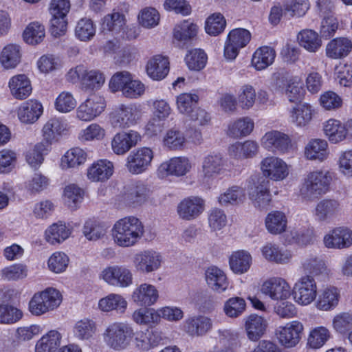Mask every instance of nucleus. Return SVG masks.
<instances>
[{
  "label": "nucleus",
  "mask_w": 352,
  "mask_h": 352,
  "mask_svg": "<svg viewBox=\"0 0 352 352\" xmlns=\"http://www.w3.org/2000/svg\"><path fill=\"white\" fill-rule=\"evenodd\" d=\"M198 27L189 21L177 24L174 28L173 36L177 41L186 43L197 36Z\"/></svg>",
  "instance_id": "nucleus-56"
},
{
  "label": "nucleus",
  "mask_w": 352,
  "mask_h": 352,
  "mask_svg": "<svg viewBox=\"0 0 352 352\" xmlns=\"http://www.w3.org/2000/svg\"><path fill=\"white\" fill-rule=\"evenodd\" d=\"M316 114L314 107L307 102L296 104L289 111V119L296 127H305L312 120Z\"/></svg>",
  "instance_id": "nucleus-30"
},
{
  "label": "nucleus",
  "mask_w": 352,
  "mask_h": 352,
  "mask_svg": "<svg viewBox=\"0 0 352 352\" xmlns=\"http://www.w3.org/2000/svg\"><path fill=\"white\" fill-rule=\"evenodd\" d=\"M154 157L153 150L147 146L134 149L125 160V168L132 175H140L147 171Z\"/></svg>",
  "instance_id": "nucleus-10"
},
{
  "label": "nucleus",
  "mask_w": 352,
  "mask_h": 352,
  "mask_svg": "<svg viewBox=\"0 0 352 352\" xmlns=\"http://www.w3.org/2000/svg\"><path fill=\"white\" fill-rule=\"evenodd\" d=\"M260 291L272 300H285L290 297L291 286L284 278L272 276L262 283Z\"/></svg>",
  "instance_id": "nucleus-14"
},
{
  "label": "nucleus",
  "mask_w": 352,
  "mask_h": 352,
  "mask_svg": "<svg viewBox=\"0 0 352 352\" xmlns=\"http://www.w3.org/2000/svg\"><path fill=\"white\" fill-rule=\"evenodd\" d=\"M142 106L137 103L120 104L109 114V122L115 129L136 125L142 119Z\"/></svg>",
  "instance_id": "nucleus-6"
},
{
  "label": "nucleus",
  "mask_w": 352,
  "mask_h": 352,
  "mask_svg": "<svg viewBox=\"0 0 352 352\" xmlns=\"http://www.w3.org/2000/svg\"><path fill=\"white\" fill-rule=\"evenodd\" d=\"M352 49L351 41L343 37L330 41L326 45V56L331 59H341L346 57Z\"/></svg>",
  "instance_id": "nucleus-43"
},
{
  "label": "nucleus",
  "mask_w": 352,
  "mask_h": 352,
  "mask_svg": "<svg viewBox=\"0 0 352 352\" xmlns=\"http://www.w3.org/2000/svg\"><path fill=\"white\" fill-rule=\"evenodd\" d=\"M210 318L204 315L188 317L182 323V330L190 337L199 338L206 336L212 329Z\"/></svg>",
  "instance_id": "nucleus-21"
},
{
  "label": "nucleus",
  "mask_w": 352,
  "mask_h": 352,
  "mask_svg": "<svg viewBox=\"0 0 352 352\" xmlns=\"http://www.w3.org/2000/svg\"><path fill=\"white\" fill-rule=\"evenodd\" d=\"M276 58V51L269 46H262L253 53L251 64L257 71L265 69L273 64Z\"/></svg>",
  "instance_id": "nucleus-44"
},
{
  "label": "nucleus",
  "mask_w": 352,
  "mask_h": 352,
  "mask_svg": "<svg viewBox=\"0 0 352 352\" xmlns=\"http://www.w3.org/2000/svg\"><path fill=\"white\" fill-rule=\"evenodd\" d=\"M127 301L120 294H110L98 301V309L103 312L116 311L124 313L127 307Z\"/></svg>",
  "instance_id": "nucleus-46"
},
{
  "label": "nucleus",
  "mask_w": 352,
  "mask_h": 352,
  "mask_svg": "<svg viewBox=\"0 0 352 352\" xmlns=\"http://www.w3.org/2000/svg\"><path fill=\"white\" fill-rule=\"evenodd\" d=\"M142 140L140 133L135 130L121 131L111 140V148L117 155H124Z\"/></svg>",
  "instance_id": "nucleus-19"
},
{
  "label": "nucleus",
  "mask_w": 352,
  "mask_h": 352,
  "mask_svg": "<svg viewBox=\"0 0 352 352\" xmlns=\"http://www.w3.org/2000/svg\"><path fill=\"white\" fill-rule=\"evenodd\" d=\"M192 169L190 160L184 156L174 157L161 163L157 169V175L160 179L169 176L182 177Z\"/></svg>",
  "instance_id": "nucleus-17"
},
{
  "label": "nucleus",
  "mask_w": 352,
  "mask_h": 352,
  "mask_svg": "<svg viewBox=\"0 0 352 352\" xmlns=\"http://www.w3.org/2000/svg\"><path fill=\"white\" fill-rule=\"evenodd\" d=\"M133 336V329L125 322H113L104 329L102 337L106 345L116 351L128 349Z\"/></svg>",
  "instance_id": "nucleus-3"
},
{
  "label": "nucleus",
  "mask_w": 352,
  "mask_h": 352,
  "mask_svg": "<svg viewBox=\"0 0 352 352\" xmlns=\"http://www.w3.org/2000/svg\"><path fill=\"white\" fill-rule=\"evenodd\" d=\"M96 27L90 19L82 18L80 19L75 28V36L81 41H91L96 34Z\"/></svg>",
  "instance_id": "nucleus-63"
},
{
  "label": "nucleus",
  "mask_w": 352,
  "mask_h": 352,
  "mask_svg": "<svg viewBox=\"0 0 352 352\" xmlns=\"http://www.w3.org/2000/svg\"><path fill=\"white\" fill-rule=\"evenodd\" d=\"M42 131L45 140L52 142L67 131V124L59 118H52L44 124Z\"/></svg>",
  "instance_id": "nucleus-55"
},
{
  "label": "nucleus",
  "mask_w": 352,
  "mask_h": 352,
  "mask_svg": "<svg viewBox=\"0 0 352 352\" xmlns=\"http://www.w3.org/2000/svg\"><path fill=\"white\" fill-rule=\"evenodd\" d=\"M146 69L148 76L153 80H162L169 72L168 58L162 55L154 56L148 61Z\"/></svg>",
  "instance_id": "nucleus-41"
},
{
  "label": "nucleus",
  "mask_w": 352,
  "mask_h": 352,
  "mask_svg": "<svg viewBox=\"0 0 352 352\" xmlns=\"http://www.w3.org/2000/svg\"><path fill=\"white\" fill-rule=\"evenodd\" d=\"M225 171V160L219 153L205 156L201 162L198 182L204 189H210L215 183L217 176Z\"/></svg>",
  "instance_id": "nucleus-7"
},
{
  "label": "nucleus",
  "mask_w": 352,
  "mask_h": 352,
  "mask_svg": "<svg viewBox=\"0 0 352 352\" xmlns=\"http://www.w3.org/2000/svg\"><path fill=\"white\" fill-rule=\"evenodd\" d=\"M248 194L250 199L256 208H265L272 200L269 190V181L263 178L258 179L257 182L249 188Z\"/></svg>",
  "instance_id": "nucleus-28"
},
{
  "label": "nucleus",
  "mask_w": 352,
  "mask_h": 352,
  "mask_svg": "<svg viewBox=\"0 0 352 352\" xmlns=\"http://www.w3.org/2000/svg\"><path fill=\"white\" fill-rule=\"evenodd\" d=\"M338 201L333 199H323L317 203L313 215L320 222H329L340 212Z\"/></svg>",
  "instance_id": "nucleus-31"
},
{
  "label": "nucleus",
  "mask_w": 352,
  "mask_h": 352,
  "mask_svg": "<svg viewBox=\"0 0 352 352\" xmlns=\"http://www.w3.org/2000/svg\"><path fill=\"white\" fill-rule=\"evenodd\" d=\"M109 88L112 92L121 91L122 96L129 99L139 98L146 91L145 85L126 71L117 72L111 77Z\"/></svg>",
  "instance_id": "nucleus-5"
},
{
  "label": "nucleus",
  "mask_w": 352,
  "mask_h": 352,
  "mask_svg": "<svg viewBox=\"0 0 352 352\" xmlns=\"http://www.w3.org/2000/svg\"><path fill=\"white\" fill-rule=\"evenodd\" d=\"M114 166L112 162L101 159L91 164L86 170L88 180L91 182H104L113 174Z\"/></svg>",
  "instance_id": "nucleus-25"
},
{
  "label": "nucleus",
  "mask_w": 352,
  "mask_h": 352,
  "mask_svg": "<svg viewBox=\"0 0 352 352\" xmlns=\"http://www.w3.org/2000/svg\"><path fill=\"white\" fill-rule=\"evenodd\" d=\"M149 192V188L144 183L137 181L126 186L124 198L129 205H140L147 200Z\"/></svg>",
  "instance_id": "nucleus-38"
},
{
  "label": "nucleus",
  "mask_w": 352,
  "mask_h": 352,
  "mask_svg": "<svg viewBox=\"0 0 352 352\" xmlns=\"http://www.w3.org/2000/svg\"><path fill=\"white\" fill-rule=\"evenodd\" d=\"M301 269L305 273L319 275L326 273L327 267L324 261L320 257L309 255L304 258L301 261Z\"/></svg>",
  "instance_id": "nucleus-62"
},
{
  "label": "nucleus",
  "mask_w": 352,
  "mask_h": 352,
  "mask_svg": "<svg viewBox=\"0 0 352 352\" xmlns=\"http://www.w3.org/2000/svg\"><path fill=\"white\" fill-rule=\"evenodd\" d=\"M256 100V90L252 85L244 84L241 86L237 94V101L242 109L249 110L252 108Z\"/></svg>",
  "instance_id": "nucleus-64"
},
{
  "label": "nucleus",
  "mask_w": 352,
  "mask_h": 352,
  "mask_svg": "<svg viewBox=\"0 0 352 352\" xmlns=\"http://www.w3.org/2000/svg\"><path fill=\"white\" fill-rule=\"evenodd\" d=\"M262 256L268 262L276 264H287L292 258L290 251L280 249L277 245L267 243L261 248Z\"/></svg>",
  "instance_id": "nucleus-40"
},
{
  "label": "nucleus",
  "mask_w": 352,
  "mask_h": 352,
  "mask_svg": "<svg viewBox=\"0 0 352 352\" xmlns=\"http://www.w3.org/2000/svg\"><path fill=\"white\" fill-rule=\"evenodd\" d=\"M72 232V228L65 223L58 221L50 226L45 231V241L51 245L63 243L69 237Z\"/></svg>",
  "instance_id": "nucleus-42"
},
{
  "label": "nucleus",
  "mask_w": 352,
  "mask_h": 352,
  "mask_svg": "<svg viewBox=\"0 0 352 352\" xmlns=\"http://www.w3.org/2000/svg\"><path fill=\"white\" fill-rule=\"evenodd\" d=\"M43 113V106L36 100H28L21 104L17 109L19 120L25 124L35 122Z\"/></svg>",
  "instance_id": "nucleus-39"
},
{
  "label": "nucleus",
  "mask_w": 352,
  "mask_h": 352,
  "mask_svg": "<svg viewBox=\"0 0 352 352\" xmlns=\"http://www.w3.org/2000/svg\"><path fill=\"white\" fill-rule=\"evenodd\" d=\"M331 338L330 330L324 326L311 328L307 335V346L312 349L322 348Z\"/></svg>",
  "instance_id": "nucleus-48"
},
{
  "label": "nucleus",
  "mask_w": 352,
  "mask_h": 352,
  "mask_svg": "<svg viewBox=\"0 0 352 352\" xmlns=\"http://www.w3.org/2000/svg\"><path fill=\"white\" fill-rule=\"evenodd\" d=\"M261 146L267 151L285 154L292 147L290 137L278 130L267 131L261 138Z\"/></svg>",
  "instance_id": "nucleus-18"
},
{
  "label": "nucleus",
  "mask_w": 352,
  "mask_h": 352,
  "mask_svg": "<svg viewBox=\"0 0 352 352\" xmlns=\"http://www.w3.org/2000/svg\"><path fill=\"white\" fill-rule=\"evenodd\" d=\"M133 342L135 348L140 351H148L158 345L164 340V335L157 329L151 331H133Z\"/></svg>",
  "instance_id": "nucleus-22"
},
{
  "label": "nucleus",
  "mask_w": 352,
  "mask_h": 352,
  "mask_svg": "<svg viewBox=\"0 0 352 352\" xmlns=\"http://www.w3.org/2000/svg\"><path fill=\"white\" fill-rule=\"evenodd\" d=\"M186 139L184 133L176 128L168 129L163 137V144L170 150H179L184 147Z\"/></svg>",
  "instance_id": "nucleus-61"
},
{
  "label": "nucleus",
  "mask_w": 352,
  "mask_h": 352,
  "mask_svg": "<svg viewBox=\"0 0 352 352\" xmlns=\"http://www.w3.org/2000/svg\"><path fill=\"white\" fill-rule=\"evenodd\" d=\"M303 331V324L299 320H294L278 326L276 329L275 336L282 346L290 349L298 344Z\"/></svg>",
  "instance_id": "nucleus-12"
},
{
  "label": "nucleus",
  "mask_w": 352,
  "mask_h": 352,
  "mask_svg": "<svg viewBox=\"0 0 352 352\" xmlns=\"http://www.w3.org/2000/svg\"><path fill=\"white\" fill-rule=\"evenodd\" d=\"M22 48L19 44L10 43L0 50V65L6 70L14 69L21 63Z\"/></svg>",
  "instance_id": "nucleus-32"
},
{
  "label": "nucleus",
  "mask_w": 352,
  "mask_h": 352,
  "mask_svg": "<svg viewBox=\"0 0 352 352\" xmlns=\"http://www.w3.org/2000/svg\"><path fill=\"white\" fill-rule=\"evenodd\" d=\"M206 209V201L200 196H189L183 199L177 206L179 219L192 221L198 218Z\"/></svg>",
  "instance_id": "nucleus-20"
},
{
  "label": "nucleus",
  "mask_w": 352,
  "mask_h": 352,
  "mask_svg": "<svg viewBox=\"0 0 352 352\" xmlns=\"http://www.w3.org/2000/svg\"><path fill=\"white\" fill-rule=\"evenodd\" d=\"M106 233L105 226L94 219L86 220L82 227V234L89 241H98L103 238Z\"/></svg>",
  "instance_id": "nucleus-58"
},
{
  "label": "nucleus",
  "mask_w": 352,
  "mask_h": 352,
  "mask_svg": "<svg viewBox=\"0 0 352 352\" xmlns=\"http://www.w3.org/2000/svg\"><path fill=\"white\" fill-rule=\"evenodd\" d=\"M100 278L111 286L127 287L133 283L131 271L123 265H110L104 268L100 274Z\"/></svg>",
  "instance_id": "nucleus-15"
},
{
  "label": "nucleus",
  "mask_w": 352,
  "mask_h": 352,
  "mask_svg": "<svg viewBox=\"0 0 352 352\" xmlns=\"http://www.w3.org/2000/svg\"><path fill=\"white\" fill-rule=\"evenodd\" d=\"M304 157L309 161L323 162L329 157V143L322 138H311L305 144Z\"/></svg>",
  "instance_id": "nucleus-26"
},
{
  "label": "nucleus",
  "mask_w": 352,
  "mask_h": 352,
  "mask_svg": "<svg viewBox=\"0 0 352 352\" xmlns=\"http://www.w3.org/2000/svg\"><path fill=\"white\" fill-rule=\"evenodd\" d=\"M297 38L300 45L309 52H316L322 46V41L318 33L312 30L300 31Z\"/></svg>",
  "instance_id": "nucleus-54"
},
{
  "label": "nucleus",
  "mask_w": 352,
  "mask_h": 352,
  "mask_svg": "<svg viewBox=\"0 0 352 352\" xmlns=\"http://www.w3.org/2000/svg\"><path fill=\"white\" fill-rule=\"evenodd\" d=\"M160 298V292L154 285L143 283L133 289L131 300L138 306L150 307L156 304Z\"/></svg>",
  "instance_id": "nucleus-23"
},
{
  "label": "nucleus",
  "mask_w": 352,
  "mask_h": 352,
  "mask_svg": "<svg viewBox=\"0 0 352 352\" xmlns=\"http://www.w3.org/2000/svg\"><path fill=\"white\" fill-rule=\"evenodd\" d=\"M97 327L96 322L89 318H83L77 321L73 328L74 336L80 340H90L96 333Z\"/></svg>",
  "instance_id": "nucleus-57"
},
{
  "label": "nucleus",
  "mask_w": 352,
  "mask_h": 352,
  "mask_svg": "<svg viewBox=\"0 0 352 352\" xmlns=\"http://www.w3.org/2000/svg\"><path fill=\"white\" fill-rule=\"evenodd\" d=\"M254 122L250 117H242L230 123L227 133L230 137L240 138L249 135L254 130Z\"/></svg>",
  "instance_id": "nucleus-47"
},
{
  "label": "nucleus",
  "mask_w": 352,
  "mask_h": 352,
  "mask_svg": "<svg viewBox=\"0 0 352 352\" xmlns=\"http://www.w3.org/2000/svg\"><path fill=\"white\" fill-rule=\"evenodd\" d=\"M61 339V334L58 331L51 330L37 341L35 352H55L60 345Z\"/></svg>",
  "instance_id": "nucleus-50"
},
{
  "label": "nucleus",
  "mask_w": 352,
  "mask_h": 352,
  "mask_svg": "<svg viewBox=\"0 0 352 352\" xmlns=\"http://www.w3.org/2000/svg\"><path fill=\"white\" fill-rule=\"evenodd\" d=\"M126 23L125 15L118 9H113L103 17L101 26L103 30L117 33L123 29Z\"/></svg>",
  "instance_id": "nucleus-52"
},
{
  "label": "nucleus",
  "mask_w": 352,
  "mask_h": 352,
  "mask_svg": "<svg viewBox=\"0 0 352 352\" xmlns=\"http://www.w3.org/2000/svg\"><path fill=\"white\" fill-rule=\"evenodd\" d=\"M267 327V320L257 314H251L244 318L246 335L251 341L258 340L264 335Z\"/></svg>",
  "instance_id": "nucleus-37"
},
{
  "label": "nucleus",
  "mask_w": 352,
  "mask_h": 352,
  "mask_svg": "<svg viewBox=\"0 0 352 352\" xmlns=\"http://www.w3.org/2000/svg\"><path fill=\"white\" fill-rule=\"evenodd\" d=\"M207 285L213 292L221 294L229 287V281L226 273L216 266L208 267L204 273Z\"/></svg>",
  "instance_id": "nucleus-33"
},
{
  "label": "nucleus",
  "mask_w": 352,
  "mask_h": 352,
  "mask_svg": "<svg viewBox=\"0 0 352 352\" xmlns=\"http://www.w3.org/2000/svg\"><path fill=\"white\" fill-rule=\"evenodd\" d=\"M340 299V292L337 287H327L318 294L315 306L320 311H331L338 305Z\"/></svg>",
  "instance_id": "nucleus-34"
},
{
  "label": "nucleus",
  "mask_w": 352,
  "mask_h": 352,
  "mask_svg": "<svg viewBox=\"0 0 352 352\" xmlns=\"http://www.w3.org/2000/svg\"><path fill=\"white\" fill-rule=\"evenodd\" d=\"M22 37L27 44L36 45L45 37V26L38 21L31 22L25 28Z\"/></svg>",
  "instance_id": "nucleus-51"
},
{
  "label": "nucleus",
  "mask_w": 352,
  "mask_h": 352,
  "mask_svg": "<svg viewBox=\"0 0 352 352\" xmlns=\"http://www.w3.org/2000/svg\"><path fill=\"white\" fill-rule=\"evenodd\" d=\"M333 173L324 168L309 171L305 175L299 187V196L311 201L330 191Z\"/></svg>",
  "instance_id": "nucleus-1"
},
{
  "label": "nucleus",
  "mask_w": 352,
  "mask_h": 352,
  "mask_svg": "<svg viewBox=\"0 0 352 352\" xmlns=\"http://www.w3.org/2000/svg\"><path fill=\"white\" fill-rule=\"evenodd\" d=\"M259 169L265 179L282 182L289 175L291 166L279 157L267 155L261 160Z\"/></svg>",
  "instance_id": "nucleus-8"
},
{
  "label": "nucleus",
  "mask_w": 352,
  "mask_h": 352,
  "mask_svg": "<svg viewBox=\"0 0 352 352\" xmlns=\"http://www.w3.org/2000/svg\"><path fill=\"white\" fill-rule=\"evenodd\" d=\"M144 234L142 223L135 217H127L117 221L111 230L112 240L121 248L136 245Z\"/></svg>",
  "instance_id": "nucleus-2"
},
{
  "label": "nucleus",
  "mask_w": 352,
  "mask_h": 352,
  "mask_svg": "<svg viewBox=\"0 0 352 352\" xmlns=\"http://www.w3.org/2000/svg\"><path fill=\"white\" fill-rule=\"evenodd\" d=\"M88 153L83 148L76 146L67 150L60 160V168L63 170L78 169L87 160Z\"/></svg>",
  "instance_id": "nucleus-35"
},
{
  "label": "nucleus",
  "mask_w": 352,
  "mask_h": 352,
  "mask_svg": "<svg viewBox=\"0 0 352 352\" xmlns=\"http://www.w3.org/2000/svg\"><path fill=\"white\" fill-rule=\"evenodd\" d=\"M228 152L230 158L237 161L252 159L258 155L259 145L252 140L236 142L228 147Z\"/></svg>",
  "instance_id": "nucleus-27"
},
{
  "label": "nucleus",
  "mask_w": 352,
  "mask_h": 352,
  "mask_svg": "<svg viewBox=\"0 0 352 352\" xmlns=\"http://www.w3.org/2000/svg\"><path fill=\"white\" fill-rule=\"evenodd\" d=\"M63 295L54 287H47L36 292L28 303L29 311L35 316H40L56 309L62 303Z\"/></svg>",
  "instance_id": "nucleus-4"
},
{
  "label": "nucleus",
  "mask_w": 352,
  "mask_h": 352,
  "mask_svg": "<svg viewBox=\"0 0 352 352\" xmlns=\"http://www.w3.org/2000/svg\"><path fill=\"white\" fill-rule=\"evenodd\" d=\"M49 151L50 148L47 144L43 142H38L26 151L25 161L31 168L37 169L43 163L44 156Z\"/></svg>",
  "instance_id": "nucleus-49"
},
{
  "label": "nucleus",
  "mask_w": 352,
  "mask_h": 352,
  "mask_svg": "<svg viewBox=\"0 0 352 352\" xmlns=\"http://www.w3.org/2000/svg\"><path fill=\"white\" fill-rule=\"evenodd\" d=\"M252 263V257L245 250H238L232 253L229 257V265L236 274H243L248 271Z\"/></svg>",
  "instance_id": "nucleus-45"
},
{
  "label": "nucleus",
  "mask_w": 352,
  "mask_h": 352,
  "mask_svg": "<svg viewBox=\"0 0 352 352\" xmlns=\"http://www.w3.org/2000/svg\"><path fill=\"white\" fill-rule=\"evenodd\" d=\"M323 242L327 248H348L352 245V230L345 227L336 228L324 235Z\"/></svg>",
  "instance_id": "nucleus-24"
},
{
  "label": "nucleus",
  "mask_w": 352,
  "mask_h": 352,
  "mask_svg": "<svg viewBox=\"0 0 352 352\" xmlns=\"http://www.w3.org/2000/svg\"><path fill=\"white\" fill-rule=\"evenodd\" d=\"M106 108V100L102 96L93 94L81 102L76 111V118L91 122L100 116Z\"/></svg>",
  "instance_id": "nucleus-13"
},
{
  "label": "nucleus",
  "mask_w": 352,
  "mask_h": 352,
  "mask_svg": "<svg viewBox=\"0 0 352 352\" xmlns=\"http://www.w3.org/2000/svg\"><path fill=\"white\" fill-rule=\"evenodd\" d=\"M163 263L162 254L151 249L138 252L133 259L135 271L141 274L155 273L162 267Z\"/></svg>",
  "instance_id": "nucleus-11"
},
{
  "label": "nucleus",
  "mask_w": 352,
  "mask_h": 352,
  "mask_svg": "<svg viewBox=\"0 0 352 352\" xmlns=\"http://www.w3.org/2000/svg\"><path fill=\"white\" fill-rule=\"evenodd\" d=\"M294 301L299 305L307 306L314 302L318 296L317 283L312 276L300 277L293 287Z\"/></svg>",
  "instance_id": "nucleus-9"
},
{
  "label": "nucleus",
  "mask_w": 352,
  "mask_h": 352,
  "mask_svg": "<svg viewBox=\"0 0 352 352\" xmlns=\"http://www.w3.org/2000/svg\"><path fill=\"white\" fill-rule=\"evenodd\" d=\"M287 219L285 214L280 211H272L265 218V226L269 232L278 234L285 231Z\"/></svg>",
  "instance_id": "nucleus-53"
},
{
  "label": "nucleus",
  "mask_w": 352,
  "mask_h": 352,
  "mask_svg": "<svg viewBox=\"0 0 352 352\" xmlns=\"http://www.w3.org/2000/svg\"><path fill=\"white\" fill-rule=\"evenodd\" d=\"M251 40V33L244 28H235L227 36L224 45V57L232 60L236 58L241 49L245 47Z\"/></svg>",
  "instance_id": "nucleus-16"
},
{
  "label": "nucleus",
  "mask_w": 352,
  "mask_h": 352,
  "mask_svg": "<svg viewBox=\"0 0 352 352\" xmlns=\"http://www.w3.org/2000/svg\"><path fill=\"white\" fill-rule=\"evenodd\" d=\"M10 94L16 100H25L32 91L30 78L25 74H16L8 81Z\"/></svg>",
  "instance_id": "nucleus-36"
},
{
  "label": "nucleus",
  "mask_w": 352,
  "mask_h": 352,
  "mask_svg": "<svg viewBox=\"0 0 352 352\" xmlns=\"http://www.w3.org/2000/svg\"><path fill=\"white\" fill-rule=\"evenodd\" d=\"M284 93L290 102H296L300 100L304 94L301 78L298 76L290 77L287 80Z\"/></svg>",
  "instance_id": "nucleus-60"
},
{
  "label": "nucleus",
  "mask_w": 352,
  "mask_h": 352,
  "mask_svg": "<svg viewBox=\"0 0 352 352\" xmlns=\"http://www.w3.org/2000/svg\"><path fill=\"white\" fill-rule=\"evenodd\" d=\"M322 131L327 142L340 144L347 140L346 122L336 118H329L322 124Z\"/></svg>",
  "instance_id": "nucleus-29"
},
{
  "label": "nucleus",
  "mask_w": 352,
  "mask_h": 352,
  "mask_svg": "<svg viewBox=\"0 0 352 352\" xmlns=\"http://www.w3.org/2000/svg\"><path fill=\"white\" fill-rule=\"evenodd\" d=\"M245 199V190L238 186H234L221 194L218 198L220 205L227 206L228 205H238Z\"/></svg>",
  "instance_id": "nucleus-59"
}]
</instances>
